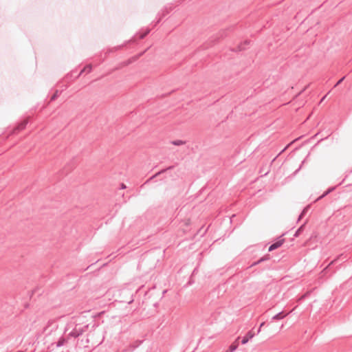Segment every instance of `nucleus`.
Returning a JSON list of instances; mask_svg holds the SVG:
<instances>
[{
    "instance_id": "14",
    "label": "nucleus",
    "mask_w": 352,
    "mask_h": 352,
    "mask_svg": "<svg viewBox=\"0 0 352 352\" xmlns=\"http://www.w3.org/2000/svg\"><path fill=\"white\" fill-rule=\"evenodd\" d=\"M310 208V206L308 205L306 207L304 208V209L302 210L301 213L300 214L298 218V221H300L302 218L304 217V216L307 214V212H308V210H309Z\"/></svg>"
},
{
    "instance_id": "25",
    "label": "nucleus",
    "mask_w": 352,
    "mask_h": 352,
    "mask_svg": "<svg viewBox=\"0 0 352 352\" xmlns=\"http://www.w3.org/2000/svg\"><path fill=\"white\" fill-rule=\"evenodd\" d=\"M264 324H265V322H261V324H260V326H259V327H258V330H257V331H256V334H258V333H259V332L261 331V327H262Z\"/></svg>"
},
{
    "instance_id": "2",
    "label": "nucleus",
    "mask_w": 352,
    "mask_h": 352,
    "mask_svg": "<svg viewBox=\"0 0 352 352\" xmlns=\"http://www.w3.org/2000/svg\"><path fill=\"white\" fill-rule=\"evenodd\" d=\"M284 235V234L283 235H281L280 236H279L277 240L273 243L272 244H271L268 248V251L269 252H272L274 251V250L280 248L284 243L285 241V239H283L282 236Z\"/></svg>"
},
{
    "instance_id": "17",
    "label": "nucleus",
    "mask_w": 352,
    "mask_h": 352,
    "mask_svg": "<svg viewBox=\"0 0 352 352\" xmlns=\"http://www.w3.org/2000/svg\"><path fill=\"white\" fill-rule=\"evenodd\" d=\"M92 69V67L91 65H87L86 67H85L78 74V76L76 77H78L80 74H82L84 72H87V73H89L91 72Z\"/></svg>"
},
{
    "instance_id": "16",
    "label": "nucleus",
    "mask_w": 352,
    "mask_h": 352,
    "mask_svg": "<svg viewBox=\"0 0 352 352\" xmlns=\"http://www.w3.org/2000/svg\"><path fill=\"white\" fill-rule=\"evenodd\" d=\"M304 228H305V223L301 225L295 232L294 234V237H298L300 236V234L302 232V231L304 230Z\"/></svg>"
},
{
    "instance_id": "33",
    "label": "nucleus",
    "mask_w": 352,
    "mask_h": 352,
    "mask_svg": "<svg viewBox=\"0 0 352 352\" xmlns=\"http://www.w3.org/2000/svg\"><path fill=\"white\" fill-rule=\"evenodd\" d=\"M133 301V299H131V300H129V301L128 302V303H129V304H130V303H131Z\"/></svg>"
},
{
    "instance_id": "26",
    "label": "nucleus",
    "mask_w": 352,
    "mask_h": 352,
    "mask_svg": "<svg viewBox=\"0 0 352 352\" xmlns=\"http://www.w3.org/2000/svg\"><path fill=\"white\" fill-rule=\"evenodd\" d=\"M344 78H345V77L344 76V77H342V78H340V80L336 82V84L335 85V86H334V87H336V86H338V85H340V83L344 80Z\"/></svg>"
},
{
    "instance_id": "23",
    "label": "nucleus",
    "mask_w": 352,
    "mask_h": 352,
    "mask_svg": "<svg viewBox=\"0 0 352 352\" xmlns=\"http://www.w3.org/2000/svg\"><path fill=\"white\" fill-rule=\"evenodd\" d=\"M227 31L228 30H221L219 34V36L221 38H223L225 36H227Z\"/></svg>"
},
{
    "instance_id": "20",
    "label": "nucleus",
    "mask_w": 352,
    "mask_h": 352,
    "mask_svg": "<svg viewBox=\"0 0 352 352\" xmlns=\"http://www.w3.org/2000/svg\"><path fill=\"white\" fill-rule=\"evenodd\" d=\"M270 258H271V256L269 254H267L264 255L263 256H262L261 258H260V261H262V263H263V262L270 260Z\"/></svg>"
},
{
    "instance_id": "27",
    "label": "nucleus",
    "mask_w": 352,
    "mask_h": 352,
    "mask_svg": "<svg viewBox=\"0 0 352 352\" xmlns=\"http://www.w3.org/2000/svg\"><path fill=\"white\" fill-rule=\"evenodd\" d=\"M348 175H349V174H346L345 175L344 178L338 184V186L342 184L344 182V181L346 179V178L348 177Z\"/></svg>"
},
{
    "instance_id": "34",
    "label": "nucleus",
    "mask_w": 352,
    "mask_h": 352,
    "mask_svg": "<svg viewBox=\"0 0 352 352\" xmlns=\"http://www.w3.org/2000/svg\"><path fill=\"white\" fill-rule=\"evenodd\" d=\"M157 305H158V303H157V302L154 303V306H155V307H157Z\"/></svg>"
},
{
    "instance_id": "19",
    "label": "nucleus",
    "mask_w": 352,
    "mask_h": 352,
    "mask_svg": "<svg viewBox=\"0 0 352 352\" xmlns=\"http://www.w3.org/2000/svg\"><path fill=\"white\" fill-rule=\"evenodd\" d=\"M170 143L175 146H181V145L184 144L185 142L183 140H176L171 141Z\"/></svg>"
},
{
    "instance_id": "12",
    "label": "nucleus",
    "mask_w": 352,
    "mask_h": 352,
    "mask_svg": "<svg viewBox=\"0 0 352 352\" xmlns=\"http://www.w3.org/2000/svg\"><path fill=\"white\" fill-rule=\"evenodd\" d=\"M239 337H238L236 338V340L229 346V351L230 352H234L238 346H239V344L237 342L238 340H239Z\"/></svg>"
},
{
    "instance_id": "3",
    "label": "nucleus",
    "mask_w": 352,
    "mask_h": 352,
    "mask_svg": "<svg viewBox=\"0 0 352 352\" xmlns=\"http://www.w3.org/2000/svg\"><path fill=\"white\" fill-rule=\"evenodd\" d=\"M28 123V119H24L22 121H21L13 129L12 133H17L19 131L24 129L26 126V125Z\"/></svg>"
},
{
    "instance_id": "32",
    "label": "nucleus",
    "mask_w": 352,
    "mask_h": 352,
    "mask_svg": "<svg viewBox=\"0 0 352 352\" xmlns=\"http://www.w3.org/2000/svg\"><path fill=\"white\" fill-rule=\"evenodd\" d=\"M193 283V280H192V276L190 278V280L188 281V284L191 285Z\"/></svg>"
},
{
    "instance_id": "18",
    "label": "nucleus",
    "mask_w": 352,
    "mask_h": 352,
    "mask_svg": "<svg viewBox=\"0 0 352 352\" xmlns=\"http://www.w3.org/2000/svg\"><path fill=\"white\" fill-rule=\"evenodd\" d=\"M142 341L141 340H137L134 343L130 344V347L131 348V351H133L135 349L138 347L141 344Z\"/></svg>"
},
{
    "instance_id": "35",
    "label": "nucleus",
    "mask_w": 352,
    "mask_h": 352,
    "mask_svg": "<svg viewBox=\"0 0 352 352\" xmlns=\"http://www.w3.org/2000/svg\"><path fill=\"white\" fill-rule=\"evenodd\" d=\"M324 98H325V96H323V98H322L321 101H322Z\"/></svg>"
},
{
    "instance_id": "6",
    "label": "nucleus",
    "mask_w": 352,
    "mask_h": 352,
    "mask_svg": "<svg viewBox=\"0 0 352 352\" xmlns=\"http://www.w3.org/2000/svg\"><path fill=\"white\" fill-rule=\"evenodd\" d=\"M250 41L248 40H245L243 43L239 44L236 49H232V51L234 52H241L245 50V46L250 44Z\"/></svg>"
},
{
    "instance_id": "30",
    "label": "nucleus",
    "mask_w": 352,
    "mask_h": 352,
    "mask_svg": "<svg viewBox=\"0 0 352 352\" xmlns=\"http://www.w3.org/2000/svg\"><path fill=\"white\" fill-rule=\"evenodd\" d=\"M303 163H304V161H302V162L301 165H300V166H299V168H298V169L294 172V173H295V174H296L297 172H298V171H299V170L301 168V167H302V166Z\"/></svg>"
},
{
    "instance_id": "28",
    "label": "nucleus",
    "mask_w": 352,
    "mask_h": 352,
    "mask_svg": "<svg viewBox=\"0 0 352 352\" xmlns=\"http://www.w3.org/2000/svg\"><path fill=\"white\" fill-rule=\"evenodd\" d=\"M336 261H337V259H334L332 261H331L329 263V264L328 265V266L327 267V268L329 267L331 265L334 264L336 262Z\"/></svg>"
},
{
    "instance_id": "24",
    "label": "nucleus",
    "mask_w": 352,
    "mask_h": 352,
    "mask_svg": "<svg viewBox=\"0 0 352 352\" xmlns=\"http://www.w3.org/2000/svg\"><path fill=\"white\" fill-rule=\"evenodd\" d=\"M69 168H72V166H70V164H68L66 167H65L63 172L67 174Z\"/></svg>"
},
{
    "instance_id": "15",
    "label": "nucleus",
    "mask_w": 352,
    "mask_h": 352,
    "mask_svg": "<svg viewBox=\"0 0 352 352\" xmlns=\"http://www.w3.org/2000/svg\"><path fill=\"white\" fill-rule=\"evenodd\" d=\"M310 208V206L308 205L306 207L304 208V209L302 210L301 213L300 214L298 218V221H300L302 218L304 217V216L307 214V212H308V210H309Z\"/></svg>"
},
{
    "instance_id": "8",
    "label": "nucleus",
    "mask_w": 352,
    "mask_h": 352,
    "mask_svg": "<svg viewBox=\"0 0 352 352\" xmlns=\"http://www.w3.org/2000/svg\"><path fill=\"white\" fill-rule=\"evenodd\" d=\"M171 9V7H167L166 6L164 10H162L161 12L158 14V16H160L159 19L157 20V23H160V21L163 17L166 16V14L169 13V10Z\"/></svg>"
},
{
    "instance_id": "36",
    "label": "nucleus",
    "mask_w": 352,
    "mask_h": 352,
    "mask_svg": "<svg viewBox=\"0 0 352 352\" xmlns=\"http://www.w3.org/2000/svg\"><path fill=\"white\" fill-rule=\"evenodd\" d=\"M351 172H352V170L350 171V173H351Z\"/></svg>"
},
{
    "instance_id": "9",
    "label": "nucleus",
    "mask_w": 352,
    "mask_h": 352,
    "mask_svg": "<svg viewBox=\"0 0 352 352\" xmlns=\"http://www.w3.org/2000/svg\"><path fill=\"white\" fill-rule=\"evenodd\" d=\"M338 186H332V187H330L325 192H324L322 193V195H320V197H318L317 198V199L316 201H318L322 198H324V197H326L327 195H328L329 193H331V192H333V190H336V188H337Z\"/></svg>"
},
{
    "instance_id": "1",
    "label": "nucleus",
    "mask_w": 352,
    "mask_h": 352,
    "mask_svg": "<svg viewBox=\"0 0 352 352\" xmlns=\"http://www.w3.org/2000/svg\"><path fill=\"white\" fill-rule=\"evenodd\" d=\"M88 329V325L76 327L69 333L68 338H78L82 336Z\"/></svg>"
},
{
    "instance_id": "29",
    "label": "nucleus",
    "mask_w": 352,
    "mask_h": 352,
    "mask_svg": "<svg viewBox=\"0 0 352 352\" xmlns=\"http://www.w3.org/2000/svg\"><path fill=\"white\" fill-rule=\"evenodd\" d=\"M198 270L197 268H195L192 271V275L191 276H194L197 272Z\"/></svg>"
},
{
    "instance_id": "22",
    "label": "nucleus",
    "mask_w": 352,
    "mask_h": 352,
    "mask_svg": "<svg viewBox=\"0 0 352 352\" xmlns=\"http://www.w3.org/2000/svg\"><path fill=\"white\" fill-rule=\"evenodd\" d=\"M261 263H262V261H260V258H259L258 261L253 262L248 268H251V267L256 266Z\"/></svg>"
},
{
    "instance_id": "5",
    "label": "nucleus",
    "mask_w": 352,
    "mask_h": 352,
    "mask_svg": "<svg viewBox=\"0 0 352 352\" xmlns=\"http://www.w3.org/2000/svg\"><path fill=\"white\" fill-rule=\"evenodd\" d=\"M255 333L252 332V331H249L245 336L243 337L241 340V344H246L248 341L252 339L254 336Z\"/></svg>"
},
{
    "instance_id": "11",
    "label": "nucleus",
    "mask_w": 352,
    "mask_h": 352,
    "mask_svg": "<svg viewBox=\"0 0 352 352\" xmlns=\"http://www.w3.org/2000/svg\"><path fill=\"white\" fill-rule=\"evenodd\" d=\"M150 32V30L149 29H146L145 31H144L143 32H139L135 36H134V38L136 39L135 38L138 37V39H143L147 34H148V33Z\"/></svg>"
},
{
    "instance_id": "7",
    "label": "nucleus",
    "mask_w": 352,
    "mask_h": 352,
    "mask_svg": "<svg viewBox=\"0 0 352 352\" xmlns=\"http://www.w3.org/2000/svg\"><path fill=\"white\" fill-rule=\"evenodd\" d=\"M69 338H64V337H60L58 340L56 342V343H52V345L53 346L54 344H56V346L58 348V347H60L63 345H65L67 342H68V339Z\"/></svg>"
},
{
    "instance_id": "10",
    "label": "nucleus",
    "mask_w": 352,
    "mask_h": 352,
    "mask_svg": "<svg viewBox=\"0 0 352 352\" xmlns=\"http://www.w3.org/2000/svg\"><path fill=\"white\" fill-rule=\"evenodd\" d=\"M287 314H285L283 311H280L278 314H276V315H274L272 318V320H282V319L285 318L287 316Z\"/></svg>"
},
{
    "instance_id": "31",
    "label": "nucleus",
    "mask_w": 352,
    "mask_h": 352,
    "mask_svg": "<svg viewBox=\"0 0 352 352\" xmlns=\"http://www.w3.org/2000/svg\"><path fill=\"white\" fill-rule=\"evenodd\" d=\"M120 188H121V189H124V188H126V186H125V184H120Z\"/></svg>"
},
{
    "instance_id": "4",
    "label": "nucleus",
    "mask_w": 352,
    "mask_h": 352,
    "mask_svg": "<svg viewBox=\"0 0 352 352\" xmlns=\"http://www.w3.org/2000/svg\"><path fill=\"white\" fill-rule=\"evenodd\" d=\"M174 168V166H170L166 168H164L160 171H158L157 173H156L155 175H153V176H151V177H149L144 183L143 185H146L147 184H148L151 180H153L154 178H155L156 177L160 175L162 173H164L165 172H166L167 170H172L173 168Z\"/></svg>"
},
{
    "instance_id": "21",
    "label": "nucleus",
    "mask_w": 352,
    "mask_h": 352,
    "mask_svg": "<svg viewBox=\"0 0 352 352\" xmlns=\"http://www.w3.org/2000/svg\"><path fill=\"white\" fill-rule=\"evenodd\" d=\"M59 96V91L56 90L54 94L52 96L50 100L54 101Z\"/></svg>"
},
{
    "instance_id": "13",
    "label": "nucleus",
    "mask_w": 352,
    "mask_h": 352,
    "mask_svg": "<svg viewBox=\"0 0 352 352\" xmlns=\"http://www.w3.org/2000/svg\"><path fill=\"white\" fill-rule=\"evenodd\" d=\"M310 208V206L308 205L306 207L304 208V209L302 210L301 213L300 214L298 218V221H300L302 218L304 217V216L307 214V212H308V210H309Z\"/></svg>"
}]
</instances>
